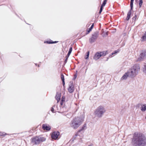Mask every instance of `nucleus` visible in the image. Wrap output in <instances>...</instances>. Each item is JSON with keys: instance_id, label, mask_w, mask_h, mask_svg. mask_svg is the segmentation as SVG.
<instances>
[{"instance_id": "nucleus-1", "label": "nucleus", "mask_w": 146, "mask_h": 146, "mask_svg": "<svg viewBox=\"0 0 146 146\" xmlns=\"http://www.w3.org/2000/svg\"><path fill=\"white\" fill-rule=\"evenodd\" d=\"M131 143L135 146H145L146 145V138L142 133H135L133 134Z\"/></svg>"}, {"instance_id": "nucleus-2", "label": "nucleus", "mask_w": 146, "mask_h": 146, "mask_svg": "<svg viewBox=\"0 0 146 146\" xmlns=\"http://www.w3.org/2000/svg\"><path fill=\"white\" fill-rule=\"evenodd\" d=\"M84 115L75 117L70 123V127L74 129L77 128L84 121Z\"/></svg>"}, {"instance_id": "nucleus-3", "label": "nucleus", "mask_w": 146, "mask_h": 146, "mask_svg": "<svg viewBox=\"0 0 146 146\" xmlns=\"http://www.w3.org/2000/svg\"><path fill=\"white\" fill-rule=\"evenodd\" d=\"M140 66L139 64H135L132 66L127 71L129 74V76L131 78L135 77L140 70Z\"/></svg>"}, {"instance_id": "nucleus-4", "label": "nucleus", "mask_w": 146, "mask_h": 146, "mask_svg": "<svg viewBox=\"0 0 146 146\" xmlns=\"http://www.w3.org/2000/svg\"><path fill=\"white\" fill-rule=\"evenodd\" d=\"M106 111V110L105 106L103 105H100L95 110L94 114L96 117L100 118Z\"/></svg>"}, {"instance_id": "nucleus-5", "label": "nucleus", "mask_w": 146, "mask_h": 146, "mask_svg": "<svg viewBox=\"0 0 146 146\" xmlns=\"http://www.w3.org/2000/svg\"><path fill=\"white\" fill-rule=\"evenodd\" d=\"M46 139L44 137L40 136H36L31 139L32 142L35 144H38L41 142L45 141Z\"/></svg>"}, {"instance_id": "nucleus-6", "label": "nucleus", "mask_w": 146, "mask_h": 146, "mask_svg": "<svg viewBox=\"0 0 146 146\" xmlns=\"http://www.w3.org/2000/svg\"><path fill=\"white\" fill-rule=\"evenodd\" d=\"M106 55V53L104 52H101L100 53H96L94 56V59L97 60L101 56H104Z\"/></svg>"}, {"instance_id": "nucleus-7", "label": "nucleus", "mask_w": 146, "mask_h": 146, "mask_svg": "<svg viewBox=\"0 0 146 146\" xmlns=\"http://www.w3.org/2000/svg\"><path fill=\"white\" fill-rule=\"evenodd\" d=\"M146 56V52L145 51H142L140 54L138 58V61L142 60Z\"/></svg>"}, {"instance_id": "nucleus-8", "label": "nucleus", "mask_w": 146, "mask_h": 146, "mask_svg": "<svg viewBox=\"0 0 146 146\" xmlns=\"http://www.w3.org/2000/svg\"><path fill=\"white\" fill-rule=\"evenodd\" d=\"M60 135L59 132H53L51 135V137L53 139L56 140L58 138Z\"/></svg>"}, {"instance_id": "nucleus-9", "label": "nucleus", "mask_w": 146, "mask_h": 146, "mask_svg": "<svg viewBox=\"0 0 146 146\" xmlns=\"http://www.w3.org/2000/svg\"><path fill=\"white\" fill-rule=\"evenodd\" d=\"M98 36V34L97 33H95L93 35L92 38L90 39V42L91 43L93 42L94 41V40H94L96 39Z\"/></svg>"}, {"instance_id": "nucleus-10", "label": "nucleus", "mask_w": 146, "mask_h": 146, "mask_svg": "<svg viewBox=\"0 0 146 146\" xmlns=\"http://www.w3.org/2000/svg\"><path fill=\"white\" fill-rule=\"evenodd\" d=\"M128 76H129V74L128 72H127L124 74L121 78V79L122 80H125L127 79Z\"/></svg>"}, {"instance_id": "nucleus-11", "label": "nucleus", "mask_w": 146, "mask_h": 146, "mask_svg": "<svg viewBox=\"0 0 146 146\" xmlns=\"http://www.w3.org/2000/svg\"><path fill=\"white\" fill-rule=\"evenodd\" d=\"M69 92L71 93L73 92L74 90V85L73 84H71L69 85V86L68 89Z\"/></svg>"}, {"instance_id": "nucleus-12", "label": "nucleus", "mask_w": 146, "mask_h": 146, "mask_svg": "<svg viewBox=\"0 0 146 146\" xmlns=\"http://www.w3.org/2000/svg\"><path fill=\"white\" fill-rule=\"evenodd\" d=\"M42 128L43 129L47 131L50 130L51 129L50 127L46 124H43L42 125Z\"/></svg>"}, {"instance_id": "nucleus-13", "label": "nucleus", "mask_w": 146, "mask_h": 146, "mask_svg": "<svg viewBox=\"0 0 146 146\" xmlns=\"http://www.w3.org/2000/svg\"><path fill=\"white\" fill-rule=\"evenodd\" d=\"M60 97H61L60 93H57L56 95V98L57 101V102H58L60 100Z\"/></svg>"}, {"instance_id": "nucleus-14", "label": "nucleus", "mask_w": 146, "mask_h": 146, "mask_svg": "<svg viewBox=\"0 0 146 146\" xmlns=\"http://www.w3.org/2000/svg\"><path fill=\"white\" fill-rule=\"evenodd\" d=\"M141 110L143 111H144L146 110V104L142 105L141 108Z\"/></svg>"}, {"instance_id": "nucleus-15", "label": "nucleus", "mask_w": 146, "mask_h": 146, "mask_svg": "<svg viewBox=\"0 0 146 146\" xmlns=\"http://www.w3.org/2000/svg\"><path fill=\"white\" fill-rule=\"evenodd\" d=\"M132 10H131L129 11L128 12L127 14V16L126 19L127 21L130 18V16L131 14V11Z\"/></svg>"}, {"instance_id": "nucleus-16", "label": "nucleus", "mask_w": 146, "mask_h": 146, "mask_svg": "<svg viewBox=\"0 0 146 146\" xmlns=\"http://www.w3.org/2000/svg\"><path fill=\"white\" fill-rule=\"evenodd\" d=\"M143 70L144 73L146 74V63L144 64Z\"/></svg>"}, {"instance_id": "nucleus-17", "label": "nucleus", "mask_w": 146, "mask_h": 146, "mask_svg": "<svg viewBox=\"0 0 146 146\" xmlns=\"http://www.w3.org/2000/svg\"><path fill=\"white\" fill-rule=\"evenodd\" d=\"M61 78L62 80V81L63 83V86H64L65 85V82H64V76L62 74H61Z\"/></svg>"}, {"instance_id": "nucleus-18", "label": "nucleus", "mask_w": 146, "mask_h": 146, "mask_svg": "<svg viewBox=\"0 0 146 146\" xmlns=\"http://www.w3.org/2000/svg\"><path fill=\"white\" fill-rule=\"evenodd\" d=\"M94 26V24H93L91 27L89 28V29L87 31V32H88L87 33H88L92 29Z\"/></svg>"}, {"instance_id": "nucleus-19", "label": "nucleus", "mask_w": 146, "mask_h": 146, "mask_svg": "<svg viewBox=\"0 0 146 146\" xmlns=\"http://www.w3.org/2000/svg\"><path fill=\"white\" fill-rule=\"evenodd\" d=\"M134 0H131L130 2V7H131V10H132L133 5V3Z\"/></svg>"}, {"instance_id": "nucleus-20", "label": "nucleus", "mask_w": 146, "mask_h": 146, "mask_svg": "<svg viewBox=\"0 0 146 146\" xmlns=\"http://www.w3.org/2000/svg\"><path fill=\"white\" fill-rule=\"evenodd\" d=\"M72 50V48L70 47V48L68 53V57L70 56V54L71 53Z\"/></svg>"}, {"instance_id": "nucleus-21", "label": "nucleus", "mask_w": 146, "mask_h": 146, "mask_svg": "<svg viewBox=\"0 0 146 146\" xmlns=\"http://www.w3.org/2000/svg\"><path fill=\"white\" fill-rule=\"evenodd\" d=\"M107 1V0H104V1L103 3H102V4L101 6L102 7H104L105 5L106 4V2Z\"/></svg>"}, {"instance_id": "nucleus-22", "label": "nucleus", "mask_w": 146, "mask_h": 146, "mask_svg": "<svg viewBox=\"0 0 146 146\" xmlns=\"http://www.w3.org/2000/svg\"><path fill=\"white\" fill-rule=\"evenodd\" d=\"M89 52H88L87 53V55L85 56V58L86 59H88L89 57Z\"/></svg>"}, {"instance_id": "nucleus-23", "label": "nucleus", "mask_w": 146, "mask_h": 146, "mask_svg": "<svg viewBox=\"0 0 146 146\" xmlns=\"http://www.w3.org/2000/svg\"><path fill=\"white\" fill-rule=\"evenodd\" d=\"M65 100V98L64 97H62V100H61L62 102H61L60 104L61 105H63V102H64Z\"/></svg>"}, {"instance_id": "nucleus-24", "label": "nucleus", "mask_w": 146, "mask_h": 146, "mask_svg": "<svg viewBox=\"0 0 146 146\" xmlns=\"http://www.w3.org/2000/svg\"><path fill=\"white\" fill-rule=\"evenodd\" d=\"M142 3H143L142 0H139V7H141V6L142 5Z\"/></svg>"}, {"instance_id": "nucleus-25", "label": "nucleus", "mask_w": 146, "mask_h": 146, "mask_svg": "<svg viewBox=\"0 0 146 146\" xmlns=\"http://www.w3.org/2000/svg\"><path fill=\"white\" fill-rule=\"evenodd\" d=\"M142 39L143 40H146V33L142 37Z\"/></svg>"}, {"instance_id": "nucleus-26", "label": "nucleus", "mask_w": 146, "mask_h": 146, "mask_svg": "<svg viewBox=\"0 0 146 146\" xmlns=\"http://www.w3.org/2000/svg\"><path fill=\"white\" fill-rule=\"evenodd\" d=\"M137 18V16L136 15H135V16L133 18V20H134L135 21Z\"/></svg>"}, {"instance_id": "nucleus-27", "label": "nucleus", "mask_w": 146, "mask_h": 146, "mask_svg": "<svg viewBox=\"0 0 146 146\" xmlns=\"http://www.w3.org/2000/svg\"><path fill=\"white\" fill-rule=\"evenodd\" d=\"M103 7H102V6H101V8H100V12H99L100 13H101L102 12V9H103Z\"/></svg>"}, {"instance_id": "nucleus-28", "label": "nucleus", "mask_w": 146, "mask_h": 146, "mask_svg": "<svg viewBox=\"0 0 146 146\" xmlns=\"http://www.w3.org/2000/svg\"><path fill=\"white\" fill-rule=\"evenodd\" d=\"M103 7H102V6H101V8H100V12H99L100 13H101L102 12V9H103Z\"/></svg>"}, {"instance_id": "nucleus-29", "label": "nucleus", "mask_w": 146, "mask_h": 146, "mask_svg": "<svg viewBox=\"0 0 146 146\" xmlns=\"http://www.w3.org/2000/svg\"><path fill=\"white\" fill-rule=\"evenodd\" d=\"M51 111L52 112H54V110L53 108H52L51 109Z\"/></svg>"}, {"instance_id": "nucleus-30", "label": "nucleus", "mask_w": 146, "mask_h": 146, "mask_svg": "<svg viewBox=\"0 0 146 146\" xmlns=\"http://www.w3.org/2000/svg\"><path fill=\"white\" fill-rule=\"evenodd\" d=\"M117 52H116V51H115L114 52V53H116Z\"/></svg>"}, {"instance_id": "nucleus-31", "label": "nucleus", "mask_w": 146, "mask_h": 146, "mask_svg": "<svg viewBox=\"0 0 146 146\" xmlns=\"http://www.w3.org/2000/svg\"><path fill=\"white\" fill-rule=\"evenodd\" d=\"M54 42H51V43H54Z\"/></svg>"}, {"instance_id": "nucleus-32", "label": "nucleus", "mask_w": 146, "mask_h": 146, "mask_svg": "<svg viewBox=\"0 0 146 146\" xmlns=\"http://www.w3.org/2000/svg\"><path fill=\"white\" fill-rule=\"evenodd\" d=\"M145 119H146V116H145Z\"/></svg>"}, {"instance_id": "nucleus-33", "label": "nucleus", "mask_w": 146, "mask_h": 146, "mask_svg": "<svg viewBox=\"0 0 146 146\" xmlns=\"http://www.w3.org/2000/svg\"><path fill=\"white\" fill-rule=\"evenodd\" d=\"M91 146V145H89V146Z\"/></svg>"}]
</instances>
